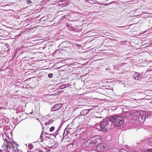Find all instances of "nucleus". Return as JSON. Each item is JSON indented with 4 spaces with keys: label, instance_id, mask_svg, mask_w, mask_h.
I'll return each mask as SVG.
<instances>
[{
    "label": "nucleus",
    "instance_id": "nucleus-1",
    "mask_svg": "<svg viewBox=\"0 0 152 152\" xmlns=\"http://www.w3.org/2000/svg\"><path fill=\"white\" fill-rule=\"evenodd\" d=\"M108 120L111 121V124L113 122L116 127L120 126L124 124V118L120 115H112L109 117Z\"/></svg>",
    "mask_w": 152,
    "mask_h": 152
},
{
    "label": "nucleus",
    "instance_id": "nucleus-2",
    "mask_svg": "<svg viewBox=\"0 0 152 152\" xmlns=\"http://www.w3.org/2000/svg\"><path fill=\"white\" fill-rule=\"evenodd\" d=\"M110 121L107 120L101 122L99 125L97 126V129L99 131L103 132H107V129H109L111 125Z\"/></svg>",
    "mask_w": 152,
    "mask_h": 152
},
{
    "label": "nucleus",
    "instance_id": "nucleus-3",
    "mask_svg": "<svg viewBox=\"0 0 152 152\" xmlns=\"http://www.w3.org/2000/svg\"><path fill=\"white\" fill-rule=\"evenodd\" d=\"M138 116V119L139 121L141 123H143L144 122L145 119L146 117V115L141 114L139 112L135 113L134 115Z\"/></svg>",
    "mask_w": 152,
    "mask_h": 152
},
{
    "label": "nucleus",
    "instance_id": "nucleus-4",
    "mask_svg": "<svg viewBox=\"0 0 152 152\" xmlns=\"http://www.w3.org/2000/svg\"><path fill=\"white\" fill-rule=\"evenodd\" d=\"M94 142H95L94 144L96 145H99L101 144L102 142V139L100 138V136H97L93 137L91 139Z\"/></svg>",
    "mask_w": 152,
    "mask_h": 152
},
{
    "label": "nucleus",
    "instance_id": "nucleus-5",
    "mask_svg": "<svg viewBox=\"0 0 152 152\" xmlns=\"http://www.w3.org/2000/svg\"><path fill=\"white\" fill-rule=\"evenodd\" d=\"M96 150L99 152H103L106 151L107 148L106 145H102L100 144L97 145L96 147Z\"/></svg>",
    "mask_w": 152,
    "mask_h": 152
},
{
    "label": "nucleus",
    "instance_id": "nucleus-6",
    "mask_svg": "<svg viewBox=\"0 0 152 152\" xmlns=\"http://www.w3.org/2000/svg\"><path fill=\"white\" fill-rule=\"evenodd\" d=\"M62 106V104L61 103L57 104L55 105L52 108L54 111H56L59 109Z\"/></svg>",
    "mask_w": 152,
    "mask_h": 152
},
{
    "label": "nucleus",
    "instance_id": "nucleus-7",
    "mask_svg": "<svg viewBox=\"0 0 152 152\" xmlns=\"http://www.w3.org/2000/svg\"><path fill=\"white\" fill-rule=\"evenodd\" d=\"M91 109H85L81 111L80 113V115L85 116L91 110Z\"/></svg>",
    "mask_w": 152,
    "mask_h": 152
},
{
    "label": "nucleus",
    "instance_id": "nucleus-8",
    "mask_svg": "<svg viewBox=\"0 0 152 152\" xmlns=\"http://www.w3.org/2000/svg\"><path fill=\"white\" fill-rule=\"evenodd\" d=\"M142 76L139 74H135L133 75L134 78L136 80H138L142 78Z\"/></svg>",
    "mask_w": 152,
    "mask_h": 152
},
{
    "label": "nucleus",
    "instance_id": "nucleus-9",
    "mask_svg": "<svg viewBox=\"0 0 152 152\" xmlns=\"http://www.w3.org/2000/svg\"><path fill=\"white\" fill-rule=\"evenodd\" d=\"M25 132L27 136L28 135H29L31 132V129L29 127H28L26 129Z\"/></svg>",
    "mask_w": 152,
    "mask_h": 152
},
{
    "label": "nucleus",
    "instance_id": "nucleus-10",
    "mask_svg": "<svg viewBox=\"0 0 152 152\" xmlns=\"http://www.w3.org/2000/svg\"><path fill=\"white\" fill-rule=\"evenodd\" d=\"M66 128L67 129H68L71 131H72L74 128L73 125L72 124H70L68 125Z\"/></svg>",
    "mask_w": 152,
    "mask_h": 152
},
{
    "label": "nucleus",
    "instance_id": "nucleus-11",
    "mask_svg": "<svg viewBox=\"0 0 152 152\" xmlns=\"http://www.w3.org/2000/svg\"><path fill=\"white\" fill-rule=\"evenodd\" d=\"M89 142V147H94L95 145H96L94 143L95 142H94L92 140L91 141L88 140Z\"/></svg>",
    "mask_w": 152,
    "mask_h": 152
},
{
    "label": "nucleus",
    "instance_id": "nucleus-12",
    "mask_svg": "<svg viewBox=\"0 0 152 152\" xmlns=\"http://www.w3.org/2000/svg\"><path fill=\"white\" fill-rule=\"evenodd\" d=\"M72 132V131L69 130V129H67V128H66L65 129L64 134H65V136H66V135H68V134H69L70 132Z\"/></svg>",
    "mask_w": 152,
    "mask_h": 152
},
{
    "label": "nucleus",
    "instance_id": "nucleus-13",
    "mask_svg": "<svg viewBox=\"0 0 152 152\" xmlns=\"http://www.w3.org/2000/svg\"><path fill=\"white\" fill-rule=\"evenodd\" d=\"M84 148H86L89 147V142L88 140H87L86 142L83 143V145Z\"/></svg>",
    "mask_w": 152,
    "mask_h": 152
},
{
    "label": "nucleus",
    "instance_id": "nucleus-14",
    "mask_svg": "<svg viewBox=\"0 0 152 152\" xmlns=\"http://www.w3.org/2000/svg\"><path fill=\"white\" fill-rule=\"evenodd\" d=\"M58 3L59 5H62L66 3V1L65 0H63L58 1Z\"/></svg>",
    "mask_w": 152,
    "mask_h": 152
},
{
    "label": "nucleus",
    "instance_id": "nucleus-15",
    "mask_svg": "<svg viewBox=\"0 0 152 152\" xmlns=\"http://www.w3.org/2000/svg\"><path fill=\"white\" fill-rule=\"evenodd\" d=\"M126 116L128 117H129L132 115V113L129 111V112L126 113Z\"/></svg>",
    "mask_w": 152,
    "mask_h": 152
},
{
    "label": "nucleus",
    "instance_id": "nucleus-16",
    "mask_svg": "<svg viewBox=\"0 0 152 152\" xmlns=\"http://www.w3.org/2000/svg\"><path fill=\"white\" fill-rule=\"evenodd\" d=\"M53 122V121L51 120H49L48 122L45 123V125L47 126L48 125L51 124Z\"/></svg>",
    "mask_w": 152,
    "mask_h": 152
},
{
    "label": "nucleus",
    "instance_id": "nucleus-17",
    "mask_svg": "<svg viewBox=\"0 0 152 152\" xmlns=\"http://www.w3.org/2000/svg\"><path fill=\"white\" fill-rule=\"evenodd\" d=\"M34 147V145L30 143L28 145V149L29 150L32 149Z\"/></svg>",
    "mask_w": 152,
    "mask_h": 152
},
{
    "label": "nucleus",
    "instance_id": "nucleus-18",
    "mask_svg": "<svg viewBox=\"0 0 152 152\" xmlns=\"http://www.w3.org/2000/svg\"><path fill=\"white\" fill-rule=\"evenodd\" d=\"M123 111L126 114V113L129 112V110L126 108H124L123 109Z\"/></svg>",
    "mask_w": 152,
    "mask_h": 152
},
{
    "label": "nucleus",
    "instance_id": "nucleus-19",
    "mask_svg": "<svg viewBox=\"0 0 152 152\" xmlns=\"http://www.w3.org/2000/svg\"><path fill=\"white\" fill-rule=\"evenodd\" d=\"M74 145H75L74 143H71L68 145V147H70V148H73L74 147Z\"/></svg>",
    "mask_w": 152,
    "mask_h": 152
},
{
    "label": "nucleus",
    "instance_id": "nucleus-20",
    "mask_svg": "<svg viewBox=\"0 0 152 152\" xmlns=\"http://www.w3.org/2000/svg\"><path fill=\"white\" fill-rule=\"evenodd\" d=\"M66 87V84H63L61 86L60 88L61 89H63Z\"/></svg>",
    "mask_w": 152,
    "mask_h": 152
},
{
    "label": "nucleus",
    "instance_id": "nucleus-21",
    "mask_svg": "<svg viewBox=\"0 0 152 152\" xmlns=\"http://www.w3.org/2000/svg\"><path fill=\"white\" fill-rule=\"evenodd\" d=\"M148 145L150 146H152V138L149 139Z\"/></svg>",
    "mask_w": 152,
    "mask_h": 152
},
{
    "label": "nucleus",
    "instance_id": "nucleus-22",
    "mask_svg": "<svg viewBox=\"0 0 152 152\" xmlns=\"http://www.w3.org/2000/svg\"><path fill=\"white\" fill-rule=\"evenodd\" d=\"M55 129V127L53 126L51 127L50 129V132H53Z\"/></svg>",
    "mask_w": 152,
    "mask_h": 152
},
{
    "label": "nucleus",
    "instance_id": "nucleus-23",
    "mask_svg": "<svg viewBox=\"0 0 152 152\" xmlns=\"http://www.w3.org/2000/svg\"><path fill=\"white\" fill-rule=\"evenodd\" d=\"M53 74L52 73H49L48 74V77L51 78L53 77Z\"/></svg>",
    "mask_w": 152,
    "mask_h": 152
},
{
    "label": "nucleus",
    "instance_id": "nucleus-24",
    "mask_svg": "<svg viewBox=\"0 0 152 152\" xmlns=\"http://www.w3.org/2000/svg\"><path fill=\"white\" fill-rule=\"evenodd\" d=\"M43 131H42L41 134L40 136V138H41V140H42H42H43Z\"/></svg>",
    "mask_w": 152,
    "mask_h": 152
},
{
    "label": "nucleus",
    "instance_id": "nucleus-25",
    "mask_svg": "<svg viewBox=\"0 0 152 152\" xmlns=\"http://www.w3.org/2000/svg\"><path fill=\"white\" fill-rule=\"evenodd\" d=\"M119 152H127V151L125 150L124 149H121L120 150Z\"/></svg>",
    "mask_w": 152,
    "mask_h": 152
},
{
    "label": "nucleus",
    "instance_id": "nucleus-26",
    "mask_svg": "<svg viewBox=\"0 0 152 152\" xmlns=\"http://www.w3.org/2000/svg\"><path fill=\"white\" fill-rule=\"evenodd\" d=\"M88 1V2H89L91 4H94V1H92L91 0H88V1Z\"/></svg>",
    "mask_w": 152,
    "mask_h": 152
},
{
    "label": "nucleus",
    "instance_id": "nucleus-27",
    "mask_svg": "<svg viewBox=\"0 0 152 152\" xmlns=\"http://www.w3.org/2000/svg\"><path fill=\"white\" fill-rule=\"evenodd\" d=\"M27 3L28 4H29L32 3V2L31 1L28 0V1H27Z\"/></svg>",
    "mask_w": 152,
    "mask_h": 152
},
{
    "label": "nucleus",
    "instance_id": "nucleus-28",
    "mask_svg": "<svg viewBox=\"0 0 152 152\" xmlns=\"http://www.w3.org/2000/svg\"><path fill=\"white\" fill-rule=\"evenodd\" d=\"M75 45L76 46L78 47H80L81 46L80 44H77V43L75 44Z\"/></svg>",
    "mask_w": 152,
    "mask_h": 152
},
{
    "label": "nucleus",
    "instance_id": "nucleus-29",
    "mask_svg": "<svg viewBox=\"0 0 152 152\" xmlns=\"http://www.w3.org/2000/svg\"><path fill=\"white\" fill-rule=\"evenodd\" d=\"M148 152H152V149H148Z\"/></svg>",
    "mask_w": 152,
    "mask_h": 152
},
{
    "label": "nucleus",
    "instance_id": "nucleus-30",
    "mask_svg": "<svg viewBox=\"0 0 152 152\" xmlns=\"http://www.w3.org/2000/svg\"><path fill=\"white\" fill-rule=\"evenodd\" d=\"M142 152H148V150H142Z\"/></svg>",
    "mask_w": 152,
    "mask_h": 152
},
{
    "label": "nucleus",
    "instance_id": "nucleus-31",
    "mask_svg": "<svg viewBox=\"0 0 152 152\" xmlns=\"http://www.w3.org/2000/svg\"><path fill=\"white\" fill-rule=\"evenodd\" d=\"M5 141H6V142L7 144L10 143V142L8 141H7V139H5Z\"/></svg>",
    "mask_w": 152,
    "mask_h": 152
},
{
    "label": "nucleus",
    "instance_id": "nucleus-32",
    "mask_svg": "<svg viewBox=\"0 0 152 152\" xmlns=\"http://www.w3.org/2000/svg\"><path fill=\"white\" fill-rule=\"evenodd\" d=\"M142 14H145V13H146V12H142Z\"/></svg>",
    "mask_w": 152,
    "mask_h": 152
},
{
    "label": "nucleus",
    "instance_id": "nucleus-33",
    "mask_svg": "<svg viewBox=\"0 0 152 152\" xmlns=\"http://www.w3.org/2000/svg\"><path fill=\"white\" fill-rule=\"evenodd\" d=\"M10 46V45L8 44H7L6 45V47L7 48L8 47Z\"/></svg>",
    "mask_w": 152,
    "mask_h": 152
},
{
    "label": "nucleus",
    "instance_id": "nucleus-34",
    "mask_svg": "<svg viewBox=\"0 0 152 152\" xmlns=\"http://www.w3.org/2000/svg\"><path fill=\"white\" fill-rule=\"evenodd\" d=\"M32 112H31V113H30V114H32Z\"/></svg>",
    "mask_w": 152,
    "mask_h": 152
},
{
    "label": "nucleus",
    "instance_id": "nucleus-35",
    "mask_svg": "<svg viewBox=\"0 0 152 152\" xmlns=\"http://www.w3.org/2000/svg\"><path fill=\"white\" fill-rule=\"evenodd\" d=\"M7 148L8 147V145H7Z\"/></svg>",
    "mask_w": 152,
    "mask_h": 152
},
{
    "label": "nucleus",
    "instance_id": "nucleus-36",
    "mask_svg": "<svg viewBox=\"0 0 152 152\" xmlns=\"http://www.w3.org/2000/svg\"><path fill=\"white\" fill-rule=\"evenodd\" d=\"M45 134H47V133H45Z\"/></svg>",
    "mask_w": 152,
    "mask_h": 152
},
{
    "label": "nucleus",
    "instance_id": "nucleus-37",
    "mask_svg": "<svg viewBox=\"0 0 152 152\" xmlns=\"http://www.w3.org/2000/svg\"><path fill=\"white\" fill-rule=\"evenodd\" d=\"M148 127H148L147 128V129H148Z\"/></svg>",
    "mask_w": 152,
    "mask_h": 152
},
{
    "label": "nucleus",
    "instance_id": "nucleus-38",
    "mask_svg": "<svg viewBox=\"0 0 152 152\" xmlns=\"http://www.w3.org/2000/svg\"><path fill=\"white\" fill-rule=\"evenodd\" d=\"M43 129V127L42 126Z\"/></svg>",
    "mask_w": 152,
    "mask_h": 152
},
{
    "label": "nucleus",
    "instance_id": "nucleus-39",
    "mask_svg": "<svg viewBox=\"0 0 152 152\" xmlns=\"http://www.w3.org/2000/svg\"><path fill=\"white\" fill-rule=\"evenodd\" d=\"M151 129L152 130V128H151Z\"/></svg>",
    "mask_w": 152,
    "mask_h": 152
},
{
    "label": "nucleus",
    "instance_id": "nucleus-40",
    "mask_svg": "<svg viewBox=\"0 0 152 152\" xmlns=\"http://www.w3.org/2000/svg\"><path fill=\"white\" fill-rule=\"evenodd\" d=\"M151 43H152V42Z\"/></svg>",
    "mask_w": 152,
    "mask_h": 152
}]
</instances>
